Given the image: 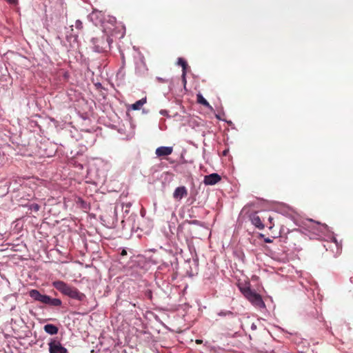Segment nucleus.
Instances as JSON below:
<instances>
[{
  "instance_id": "obj_1",
  "label": "nucleus",
  "mask_w": 353,
  "mask_h": 353,
  "mask_svg": "<svg viewBox=\"0 0 353 353\" xmlns=\"http://www.w3.org/2000/svg\"><path fill=\"white\" fill-rule=\"evenodd\" d=\"M101 26L103 28V36L105 37L123 38L125 35V27L121 24L117 25V19L114 17L108 16Z\"/></svg>"
},
{
  "instance_id": "obj_2",
  "label": "nucleus",
  "mask_w": 353,
  "mask_h": 353,
  "mask_svg": "<svg viewBox=\"0 0 353 353\" xmlns=\"http://www.w3.org/2000/svg\"><path fill=\"white\" fill-rule=\"evenodd\" d=\"M101 26L103 28V36L105 37L123 38L125 35V27L121 24L117 25V19L114 17L108 16Z\"/></svg>"
},
{
  "instance_id": "obj_3",
  "label": "nucleus",
  "mask_w": 353,
  "mask_h": 353,
  "mask_svg": "<svg viewBox=\"0 0 353 353\" xmlns=\"http://www.w3.org/2000/svg\"><path fill=\"white\" fill-rule=\"evenodd\" d=\"M52 285L61 294L72 299L82 301L85 299V295L83 293L81 292L75 287L71 286L63 281H53Z\"/></svg>"
},
{
  "instance_id": "obj_4",
  "label": "nucleus",
  "mask_w": 353,
  "mask_h": 353,
  "mask_svg": "<svg viewBox=\"0 0 353 353\" xmlns=\"http://www.w3.org/2000/svg\"><path fill=\"white\" fill-rule=\"evenodd\" d=\"M238 288L242 294L253 306L259 309H263L265 307V304L261 296L250 288V283L239 284Z\"/></svg>"
},
{
  "instance_id": "obj_5",
  "label": "nucleus",
  "mask_w": 353,
  "mask_h": 353,
  "mask_svg": "<svg viewBox=\"0 0 353 353\" xmlns=\"http://www.w3.org/2000/svg\"><path fill=\"white\" fill-rule=\"evenodd\" d=\"M29 296L34 301L50 306H61L62 301L59 299L51 298L48 295L41 294L37 290L32 289L29 291Z\"/></svg>"
},
{
  "instance_id": "obj_6",
  "label": "nucleus",
  "mask_w": 353,
  "mask_h": 353,
  "mask_svg": "<svg viewBox=\"0 0 353 353\" xmlns=\"http://www.w3.org/2000/svg\"><path fill=\"white\" fill-rule=\"evenodd\" d=\"M112 39L110 37H105L101 36L100 37H93L91 39V43L92 44V49L96 52H103L108 48H110L111 43H112Z\"/></svg>"
},
{
  "instance_id": "obj_7",
  "label": "nucleus",
  "mask_w": 353,
  "mask_h": 353,
  "mask_svg": "<svg viewBox=\"0 0 353 353\" xmlns=\"http://www.w3.org/2000/svg\"><path fill=\"white\" fill-rule=\"evenodd\" d=\"M49 353H68V350L61 343L57 337L50 339L48 343Z\"/></svg>"
},
{
  "instance_id": "obj_8",
  "label": "nucleus",
  "mask_w": 353,
  "mask_h": 353,
  "mask_svg": "<svg viewBox=\"0 0 353 353\" xmlns=\"http://www.w3.org/2000/svg\"><path fill=\"white\" fill-rule=\"evenodd\" d=\"M88 19L92 21L95 26L103 25L107 17H105L104 14L101 11L94 10L88 16Z\"/></svg>"
},
{
  "instance_id": "obj_9",
  "label": "nucleus",
  "mask_w": 353,
  "mask_h": 353,
  "mask_svg": "<svg viewBox=\"0 0 353 353\" xmlns=\"http://www.w3.org/2000/svg\"><path fill=\"white\" fill-rule=\"evenodd\" d=\"M221 180V176L217 173H212L204 177L203 183L206 185H213Z\"/></svg>"
},
{
  "instance_id": "obj_10",
  "label": "nucleus",
  "mask_w": 353,
  "mask_h": 353,
  "mask_svg": "<svg viewBox=\"0 0 353 353\" xmlns=\"http://www.w3.org/2000/svg\"><path fill=\"white\" fill-rule=\"evenodd\" d=\"M188 195V190L185 186L177 187L173 192V198L176 201H181Z\"/></svg>"
},
{
  "instance_id": "obj_11",
  "label": "nucleus",
  "mask_w": 353,
  "mask_h": 353,
  "mask_svg": "<svg viewBox=\"0 0 353 353\" xmlns=\"http://www.w3.org/2000/svg\"><path fill=\"white\" fill-rule=\"evenodd\" d=\"M173 152L172 146H161L156 149L155 154L157 157H166L171 154Z\"/></svg>"
},
{
  "instance_id": "obj_12",
  "label": "nucleus",
  "mask_w": 353,
  "mask_h": 353,
  "mask_svg": "<svg viewBox=\"0 0 353 353\" xmlns=\"http://www.w3.org/2000/svg\"><path fill=\"white\" fill-rule=\"evenodd\" d=\"M44 331L50 335L57 334L58 333V327L53 324H46L43 327Z\"/></svg>"
},
{
  "instance_id": "obj_13",
  "label": "nucleus",
  "mask_w": 353,
  "mask_h": 353,
  "mask_svg": "<svg viewBox=\"0 0 353 353\" xmlns=\"http://www.w3.org/2000/svg\"><path fill=\"white\" fill-rule=\"evenodd\" d=\"M252 223L258 228L259 229H263L264 228V225L263 224L260 217L258 215H253L251 217Z\"/></svg>"
},
{
  "instance_id": "obj_14",
  "label": "nucleus",
  "mask_w": 353,
  "mask_h": 353,
  "mask_svg": "<svg viewBox=\"0 0 353 353\" xmlns=\"http://www.w3.org/2000/svg\"><path fill=\"white\" fill-rule=\"evenodd\" d=\"M146 103V98H142L134 103L131 105V108L134 110H139Z\"/></svg>"
},
{
  "instance_id": "obj_15",
  "label": "nucleus",
  "mask_w": 353,
  "mask_h": 353,
  "mask_svg": "<svg viewBox=\"0 0 353 353\" xmlns=\"http://www.w3.org/2000/svg\"><path fill=\"white\" fill-rule=\"evenodd\" d=\"M196 97H197V102L203 105H204L205 107L208 108H212L211 105H210V103L208 102V101L203 97V95L201 94H198L196 95Z\"/></svg>"
},
{
  "instance_id": "obj_16",
  "label": "nucleus",
  "mask_w": 353,
  "mask_h": 353,
  "mask_svg": "<svg viewBox=\"0 0 353 353\" xmlns=\"http://www.w3.org/2000/svg\"><path fill=\"white\" fill-rule=\"evenodd\" d=\"M177 63H178V65H179L182 67L183 72V76H186V69L188 67V63H187L185 59H183V58L179 57V58H178Z\"/></svg>"
},
{
  "instance_id": "obj_17",
  "label": "nucleus",
  "mask_w": 353,
  "mask_h": 353,
  "mask_svg": "<svg viewBox=\"0 0 353 353\" xmlns=\"http://www.w3.org/2000/svg\"><path fill=\"white\" fill-rule=\"evenodd\" d=\"M76 203L77 204L78 206H79L83 210H88L89 208L87 203L80 197L77 198Z\"/></svg>"
},
{
  "instance_id": "obj_18",
  "label": "nucleus",
  "mask_w": 353,
  "mask_h": 353,
  "mask_svg": "<svg viewBox=\"0 0 353 353\" xmlns=\"http://www.w3.org/2000/svg\"><path fill=\"white\" fill-rule=\"evenodd\" d=\"M27 207L28 208L29 210H33L34 212H38L40 209V206L37 203H32V204L28 205Z\"/></svg>"
},
{
  "instance_id": "obj_19",
  "label": "nucleus",
  "mask_w": 353,
  "mask_h": 353,
  "mask_svg": "<svg viewBox=\"0 0 353 353\" xmlns=\"http://www.w3.org/2000/svg\"><path fill=\"white\" fill-rule=\"evenodd\" d=\"M75 27L77 29L81 30L83 28V23L81 20L77 19L75 21Z\"/></svg>"
},
{
  "instance_id": "obj_20",
  "label": "nucleus",
  "mask_w": 353,
  "mask_h": 353,
  "mask_svg": "<svg viewBox=\"0 0 353 353\" xmlns=\"http://www.w3.org/2000/svg\"><path fill=\"white\" fill-rule=\"evenodd\" d=\"M159 113L161 115L168 117V112L166 110H161Z\"/></svg>"
},
{
  "instance_id": "obj_21",
  "label": "nucleus",
  "mask_w": 353,
  "mask_h": 353,
  "mask_svg": "<svg viewBox=\"0 0 353 353\" xmlns=\"http://www.w3.org/2000/svg\"><path fill=\"white\" fill-rule=\"evenodd\" d=\"M232 312L230 311H225V312H221L219 315V316H225L227 314H232Z\"/></svg>"
},
{
  "instance_id": "obj_22",
  "label": "nucleus",
  "mask_w": 353,
  "mask_h": 353,
  "mask_svg": "<svg viewBox=\"0 0 353 353\" xmlns=\"http://www.w3.org/2000/svg\"><path fill=\"white\" fill-rule=\"evenodd\" d=\"M7 1L10 4H16L17 3V0H7Z\"/></svg>"
},
{
  "instance_id": "obj_23",
  "label": "nucleus",
  "mask_w": 353,
  "mask_h": 353,
  "mask_svg": "<svg viewBox=\"0 0 353 353\" xmlns=\"http://www.w3.org/2000/svg\"><path fill=\"white\" fill-rule=\"evenodd\" d=\"M256 328H257L256 325L255 323H253L251 325V329H252V330H256Z\"/></svg>"
},
{
  "instance_id": "obj_24",
  "label": "nucleus",
  "mask_w": 353,
  "mask_h": 353,
  "mask_svg": "<svg viewBox=\"0 0 353 353\" xmlns=\"http://www.w3.org/2000/svg\"><path fill=\"white\" fill-rule=\"evenodd\" d=\"M318 225H319V228H326V225H320L319 223H318ZM319 232H322V230H321V229H320V230H319Z\"/></svg>"
},
{
  "instance_id": "obj_25",
  "label": "nucleus",
  "mask_w": 353,
  "mask_h": 353,
  "mask_svg": "<svg viewBox=\"0 0 353 353\" xmlns=\"http://www.w3.org/2000/svg\"><path fill=\"white\" fill-rule=\"evenodd\" d=\"M182 79H183V83L185 85L186 78H185V76H183V72L182 73Z\"/></svg>"
},
{
  "instance_id": "obj_26",
  "label": "nucleus",
  "mask_w": 353,
  "mask_h": 353,
  "mask_svg": "<svg viewBox=\"0 0 353 353\" xmlns=\"http://www.w3.org/2000/svg\"><path fill=\"white\" fill-rule=\"evenodd\" d=\"M191 223L192 224H194V225H198L199 224V221L193 220V221H192Z\"/></svg>"
},
{
  "instance_id": "obj_27",
  "label": "nucleus",
  "mask_w": 353,
  "mask_h": 353,
  "mask_svg": "<svg viewBox=\"0 0 353 353\" xmlns=\"http://www.w3.org/2000/svg\"><path fill=\"white\" fill-rule=\"evenodd\" d=\"M334 243H335V245H336V248H337L338 249H339L340 248H339V244H338V243H337V241H336V239H334Z\"/></svg>"
},
{
  "instance_id": "obj_28",
  "label": "nucleus",
  "mask_w": 353,
  "mask_h": 353,
  "mask_svg": "<svg viewBox=\"0 0 353 353\" xmlns=\"http://www.w3.org/2000/svg\"><path fill=\"white\" fill-rule=\"evenodd\" d=\"M196 343L197 344H201V343H202V341H201V340H200V339H197V340H196Z\"/></svg>"
},
{
  "instance_id": "obj_29",
  "label": "nucleus",
  "mask_w": 353,
  "mask_h": 353,
  "mask_svg": "<svg viewBox=\"0 0 353 353\" xmlns=\"http://www.w3.org/2000/svg\"><path fill=\"white\" fill-rule=\"evenodd\" d=\"M265 242H267V243H270V242H272V241H271L270 239H266L265 240Z\"/></svg>"
},
{
  "instance_id": "obj_30",
  "label": "nucleus",
  "mask_w": 353,
  "mask_h": 353,
  "mask_svg": "<svg viewBox=\"0 0 353 353\" xmlns=\"http://www.w3.org/2000/svg\"><path fill=\"white\" fill-rule=\"evenodd\" d=\"M121 254H122V255L126 254V251L123 250L122 251V252H121Z\"/></svg>"
}]
</instances>
